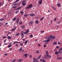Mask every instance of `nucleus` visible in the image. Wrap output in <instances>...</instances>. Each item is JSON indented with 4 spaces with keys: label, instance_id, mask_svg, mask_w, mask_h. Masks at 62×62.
Returning a JSON list of instances; mask_svg holds the SVG:
<instances>
[{
    "label": "nucleus",
    "instance_id": "nucleus-53",
    "mask_svg": "<svg viewBox=\"0 0 62 62\" xmlns=\"http://www.w3.org/2000/svg\"><path fill=\"white\" fill-rule=\"evenodd\" d=\"M56 48H58H58H59V46H57L56 47Z\"/></svg>",
    "mask_w": 62,
    "mask_h": 62
},
{
    "label": "nucleus",
    "instance_id": "nucleus-39",
    "mask_svg": "<svg viewBox=\"0 0 62 62\" xmlns=\"http://www.w3.org/2000/svg\"><path fill=\"white\" fill-rule=\"evenodd\" d=\"M52 8L53 9H56L55 8V7L54 6H53Z\"/></svg>",
    "mask_w": 62,
    "mask_h": 62
},
{
    "label": "nucleus",
    "instance_id": "nucleus-19",
    "mask_svg": "<svg viewBox=\"0 0 62 62\" xmlns=\"http://www.w3.org/2000/svg\"><path fill=\"white\" fill-rule=\"evenodd\" d=\"M22 3H23V4H22V6H25V3H24L23 2H22Z\"/></svg>",
    "mask_w": 62,
    "mask_h": 62
},
{
    "label": "nucleus",
    "instance_id": "nucleus-37",
    "mask_svg": "<svg viewBox=\"0 0 62 62\" xmlns=\"http://www.w3.org/2000/svg\"><path fill=\"white\" fill-rule=\"evenodd\" d=\"M3 20H4V19L2 18L0 19V21H3Z\"/></svg>",
    "mask_w": 62,
    "mask_h": 62
},
{
    "label": "nucleus",
    "instance_id": "nucleus-8",
    "mask_svg": "<svg viewBox=\"0 0 62 62\" xmlns=\"http://www.w3.org/2000/svg\"><path fill=\"white\" fill-rule=\"evenodd\" d=\"M7 38L8 39H11V38H12V37L11 36H8L7 37Z\"/></svg>",
    "mask_w": 62,
    "mask_h": 62
},
{
    "label": "nucleus",
    "instance_id": "nucleus-33",
    "mask_svg": "<svg viewBox=\"0 0 62 62\" xmlns=\"http://www.w3.org/2000/svg\"><path fill=\"white\" fill-rule=\"evenodd\" d=\"M23 31H22L21 32V34H23Z\"/></svg>",
    "mask_w": 62,
    "mask_h": 62
},
{
    "label": "nucleus",
    "instance_id": "nucleus-45",
    "mask_svg": "<svg viewBox=\"0 0 62 62\" xmlns=\"http://www.w3.org/2000/svg\"><path fill=\"white\" fill-rule=\"evenodd\" d=\"M24 13L23 12H20V13H21V14H23Z\"/></svg>",
    "mask_w": 62,
    "mask_h": 62
},
{
    "label": "nucleus",
    "instance_id": "nucleus-43",
    "mask_svg": "<svg viewBox=\"0 0 62 62\" xmlns=\"http://www.w3.org/2000/svg\"><path fill=\"white\" fill-rule=\"evenodd\" d=\"M14 5V6H17V3H15Z\"/></svg>",
    "mask_w": 62,
    "mask_h": 62
},
{
    "label": "nucleus",
    "instance_id": "nucleus-12",
    "mask_svg": "<svg viewBox=\"0 0 62 62\" xmlns=\"http://www.w3.org/2000/svg\"><path fill=\"white\" fill-rule=\"evenodd\" d=\"M30 24H34V23L32 21H31L30 23Z\"/></svg>",
    "mask_w": 62,
    "mask_h": 62
},
{
    "label": "nucleus",
    "instance_id": "nucleus-27",
    "mask_svg": "<svg viewBox=\"0 0 62 62\" xmlns=\"http://www.w3.org/2000/svg\"><path fill=\"white\" fill-rule=\"evenodd\" d=\"M59 51H62V47H61L60 48V49H59L58 50Z\"/></svg>",
    "mask_w": 62,
    "mask_h": 62
},
{
    "label": "nucleus",
    "instance_id": "nucleus-52",
    "mask_svg": "<svg viewBox=\"0 0 62 62\" xmlns=\"http://www.w3.org/2000/svg\"><path fill=\"white\" fill-rule=\"evenodd\" d=\"M3 39H6V37L4 36L3 37Z\"/></svg>",
    "mask_w": 62,
    "mask_h": 62
},
{
    "label": "nucleus",
    "instance_id": "nucleus-56",
    "mask_svg": "<svg viewBox=\"0 0 62 62\" xmlns=\"http://www.w3.org/2000/svg\"><path fill=\"white\" fill-rule=\"evenodd\" d=\"M54 20L55 21H56V18H55L54 19Z\"/></svg>",
    "mask_w": 62,
    "mask_h": 62
},
{
    "label": "nucleus",
    "instance_id": "nucleus-17",
    "mask_svg": "<svg viewBox=\"0 0 62 62\" xmlns=\"http://www.w3.org/2000/svg\"><path fill=\"white\" fill-rule=\"evenodd\" d=\"M28 40H26V41L24 42V43H25V44H27V42H28Z\"/></svg>",
    "mask_w": 62,
    "mask_h": 62
},
{
    "label": "nucleus",
    "instance_id": "nucleus-47",
    "mask_svg": "<svg viewBox=\"0 0 62 62\" xmlns=\"http://www.w3.org/2000/svg\"><path fill=\"white\" fill-rule=\"evenodd\" d=\"M30 58H32V55H30Z\"/></svg>",
    "mask_w": 62,
    "mask_h": 62
},
{
    "label": "nucleus",
    "instance_id": "nucleus-2",
    "mask_svg": "<svg viewBox=\"0 0 62 62\" xmlns=\"http://www.w3.org/2000/svg\"><path fill=\"white\" fill-rule=\"evenodd\" d=\"M50 36H51V40L52 39L51 41H53V40L54 39H55V37L54 36H53V35H50Z\"/></svg>",
    "mask_w": 62,
    "mask_h": 62
},
{
    "label": "nucleus",
    "instance_id": "nucleus-26",
    "mask_svg": "<svg viewBox=\"0 0 62 62\" xmlns=\"http://www.w3.org/2000/svg\"><path fill=\"white\" fill-rule=\"evenodd\" d=\"M57 43V42H54V43H53V45H54V44L56 45Z\"/></svg>",
    "mask_w": 62,
    "mask_h": 62
},
{
    "label": "nucleus",
    "instance_id": "nucleus-31",
    "mask_svg": "<svg viewBox=\"0 0 62 62\" xmlns=\"http://www.w3.org/2000/svg\"><path fill=\"white\" fill-rule=\"evenodd\" d=\"M22 50L23 49L22 48H20L19 49V50L21 52H22Z\"/></svg>",
    "mask_w": 62,
    "mask_h": 62
},
{
    "label": "nucleus",
    "instance_id": "nucleus-24",
    "mask_svg": "<svg viewBox=\"0 0 62 62\" xmlns=\"http://www.w3.org/2000/svg\"><path fill=\"white\" fill-rule=\"evenodd\" d=\"M16 20V18L15 17L13 19V21H15Z\"/></svg>",
    "mask_w": 62,
    "mask_h": 62
},
{
    "label": "nucleus",
    "instance_id": "nucleus-30",
    "mask_svg": "<svg viewBox=\"0 0 62 62\" xmlns=\"http://www.w3.org/2000/svg\"><path fill=\"white\" fill-rule=\"evenodd\" d=\"M36 53L39 54V51H36Z\"/></svg>",
    "mask_w": 62,
    "mask_h": 62
},
{
    "label": "nucleus",
    "instance_id": "nucleus-11",
    "mask_svg": "<svg viewBox=\"0 0 62 62\" xmlns=\"http://www.w3.org/2000/svg\"><path fill=\"white\" fill-rule=\"evenodd\" d=\"M42 0H40V1H39L38 2V3H39V4H42Z\"/></svg>",
    "mask_w": 62,
    "mask_h": 62
},
{
    "label": "nucleus",
    "instance_id": "nucleus-35",
    "mask_svg": "<svg viewBox=\"0 0 62 62\" xmlns=\"http://www.w3.org/2000/svg\"><path fill=\"white\" fill-rule=\"evenodd\" d=\"M43 18H44V17H43L41 18L40 19V20H41V21H42V20H43Z\"/></svg>",
    "mask_w": 62,
    "mask_h": 62
},
{
    "label": "nucleus",
    "instance_id": "nucleus-59",
    "mask_svg": "<svg viewBox=\"0 0 62 62\" xmlns=\"http://www.w3.org/2000/svg\"><path fill=\"white\" fill-rule=\"evenodd\" d=\"M58 44H61V43L60 42H58Z\"/></svg>",
    "mask_w": 62,
    "mask_h": 62
},
{
    "label": "nucleus",
    "instance_id": "nucleus-62",
    "mask_svg": "<svg viewBox=\"0 0 62 62\" xmlns=\"http://www.w3.org/2000/svg\"><path fill=\"white\" fill-rule=\"evenodd\" d=\"M44 47H46V46H45V45H44Z\"/></svg>",
    "mask_w": 62,
    "mask_h": 62
},
{
    "label": "nucleus",
    "instance_id": "nucleus-63",
    "mask_svg": "<svg viewBox=\"0 0 62 62\" xmlns=\"http://www.w3.org/2000/svg\"><path fill=\"white\" fill-rule=\"evenodd\" d=\"M44 31H41V32H42V33H44Z\"/></svg>",
    "mask_w": 62,
    "mask_h": 62
},
{
    "label": "nucleus",
    "instance_id": "nucleus-5",
    "mask_svg": "<svg viewBox=\"0 0 62 62\" xmlns=\"http://www.w3.org/2000/svg\"><path fill=\"white\" fill-rule=\"evenodd\" d=\"M33 62H37V59H36V58L33 57Z\"/></svg>",
    "mask_w": 62,
    "mask_h": 62
},
{
    "label": "nucleus",
    "instance_id": "nucleus-42",
    "mask_svg": "<svg viewBox=\"0 0 62 62\" xmlns=\"http://www.w3.org/2000/svg\"><path fill=\"white\" fill-rule=\"evenodd\" d=\"M23 3H24V2H26V1L25 0H24L23 1Z\"/></svg>",
    "mask_w": 62,
    "mask_h": 62
},
{
    "label": "nucleus",
    "instance_id": "nucleus-58",
    "mask_svg": "<svg viewBox=\"0 0 62 62\" xmlns=\"http://www.w3.org/2000/svg\"><path fill=\"white\" fill-rule=\"evenodd\" d=\"M30 36L31 37H33V35H30Z\"/></svg>",
    "mask_w": 62,
    "mask_h": 62
},
{
    "label": "nucleus",
    "instance_id": "nucleus-7",
    "mask_svg": "<svg viewBox=\"0 0 62 62\" xmlns=\"http://www.w3.org/2000/svg\"><path fill=\"white\" fill-rule=\"evenodd\" d=\"M60 53V51L57 52V51H56L55 52V54H59V53Z\"/></svg>",
    "mask_w": 62,
    "mask_h": 62
},
{
    "label": "nucleus",
    "instance_id": "nucleus-29",
    "mask_svg": "<svg viewBox=\"0 0 62 62\" xmlns=\"http://www.w3.org/2000/svg\"><path fill=\"white\" fill-rule=\"evenodd\" d=\"M13 28V29L15 30L16 29V27L14 26V27Z\"/></svg>",
    "mask_w": 62,
    "mask_h": 62
},
{
    "label": "nucleus",
    "instance_id": "nucleus-51",
    "mask_svg": "<svg viewBox=\"0 0 62 62\" xmlns=\"http://www.w3.org/2000/svg\"><path fill=\"white\" fill-rule=\"evenodd\" d=\"M12 43L11 42H10L9 43V45H11Z\"/></svg>",
    "mask_w": 62,
    "mask_h": 62
},
{
    "label": "nucleus",
    "instance_id": "nucleus-10",
    "mask_svg": "<svg viewBox=\"0 0 62 62\" xmlns=\"http://www.w3.org/2000/svg\"><path fill=\"white\" fill-rule=\"evenodd\" d=\"M57 5L58 7H61V4L60 3H57Z\"/></svg>",
    "mask_w": 62,
    "mask_h": 62
},
{
    "label": "nucleus",
    "instance_id": "nucleus-61",
    "mask_svg": "<svg viewBox=\"0 0 62 62\" xmlns=\"http://www.w3.org/2000/svg\"><path fill=\"white\" fill-rule=\"evenodd\" d=\"M4 55H7V54L5 53L4 54Z\"/></svg>",
    "mask_w": 62,
    "mask_h": 62
},
{
    "label": "nucleus",
    "instance_id": "nucleus-49",
    "mask_svg": "<svg viewBox=\"0 0 62 62\" xmlns=\"http://www.w3.org/2000/svg\"><path fill=\"white\" fill-rule=\"evenodd\" d=\"M13 8H16V7H13Z\"/></svg>",
    "mask_w": 62,
    "mask_h": 62
},
{
    "label": "nucleus",
    "instance_id": "nucleus-18",
    "mask_svg": "<svg viewBox=\"0 0 62 62\" xmlns=\"http://www.w3.org/2000/svg\"><path fill=\"white\" fill-rule=\"evenodd\" d=\"M21 8V7H19L16 9V10H20V9Z\"/></svg>",
    "mask_w": 62,
    "mask_h": 62
},
{
    "label": "nucleus",
    "instance_id": "nucleus-20",
    "mask_svg": "<svg viewBox=\"0 0 62 62\" xmlns=\"http://www.w3.org/2000/svg\"><path fill=\"white\" fill-rule=\"evenodd\" d=\"M20 33H17L15 35V36H18V35H19Z\"/></svg>",
    "mask_w": 62,
    "mask_h": 62
},
{
    "label": "nucleus",
    "instance_id": "nucleus-44",
    "mask_svg": "<svg viewBox=\"0 0 62 62\" xmlns=\"http://www.w3.org/2000/svg\"><path fill=\"white\" fill-rule=\"evenodd\" d=\"M42 61H43V59H40V61H42Z\"/></svg>",
    "mask_w": 62,
    "mask_h": 62
},
{
    "label": "nucleus",
    "instance_id": "nucleus-25",
    "mask_svg": "<svg viewBox=\"0 0 62 62\" xmlns=\"http://www.w3.org/2000/svg\"><path fill=\"white\" fill-rule=\"evenodd\" d=\"M16 61V60L14 59L13 60L11 61V62H15Z\"/></svg>",
    "mask_w": 62,
    "mask_h": 62
},
{
    "label": "nucleus",
    "instance_id": "nucleus-6",
    "mask_svg": "<svg viewBox=\"0 0 62 62\" xmlns=\"http://www.w3.org/2000/svg\"><path fill=\"white\" fill-rule=\"evenodd\" d=\"M19 21H20L19 18H17V19L16 20V23L17 24H18V23H19Z\"/></svg>",
    "mask_w": 62,
    "mask_h": 62
},
{
    "label": "nucleus",
    "instance_id": "nucleus-21",
    "mask_svg": "<svg viewBox=\"0 0 62 62\" xmlns=\"http://www.w3.org/2000/svg\"><path fill=\"white\" fill-rule=\"evenodd\" d=\"M21 61H22V59H19V60H18V62H21Z\"/></svg>",
    "mask_w": 62,
    "mask_h": 62
},
{
    "label": "nucleus",
    "instance_id": "nucleus-36",
    "mask_svg": "<svg viewBox=\"0 0 62 62\" xmlns=\"http://www.w3.org/2000/svg\"><path fill=\"white\" fill-rule=\"evenodd\" d=\"M11 31H15V30L14 29H12V30H11Z\"/></svg>",
    "mask_w": 62,
    "mask_h": 62
},
{
    "label": "nucleus",
    "instance_id": "nucleus-41",
    "mask_svg": "<svg viewBox=\"0 0 62 62\" xmlns=\"http://www.w3.org/2000/svg\"><path fill=\"white\" fill-rule=\"evenodd\" d=\"M11 45H9L8 46V48H10V47H11Z\"/></svg>",
    "mask_w": 62,
    "mask_h": 62
},
{
    "label": "nucleus",
    "instance_id": "nucleus-14",
    "mask_svg": "<svg viewBox=\"0 0 62 62\" xmlns=\"http://www.w3.org/2000/svg\"><path fill=\"white\" fill-rule=\"evenodd\" d=\"M61 58H62L61 57H57V59H59V60H61Z\"/></svg>",
    "mask_w": 62,
    "mask_h": 62
},
{
    "label": "nucleus",
    "instance_id": "nucleus-55",
    "mask_svg": "<svg viewBox=\"0 0 62 62\" xmlns=\"http://www.w3.org/2000/svg\"><path fill=\"white\" fill-rule=\"evenodd\" d=\"M22 45H23V44H20L21 46H22Z\"/></svg>",
    "mask_w": 62,
    "mask_h": 62
},
{
    "label": "nucleus",
    "instance_id": "nucleus-23",
    "mask_svg": "<svg viewBox=\"0 0 62 62\" xmlns=\"http://www.w3.org/2000/svg\"><path fill=\"white\" fill-rule=\"evenodd\" d=\"M19 1V0H16L14 2V3H17Z\"/></svg>",
    "mask_w": 62,
    "mask_h": 62
},
{
    "label": "nucleus",
    "instance_id": "nucleus-64",
    "mask_svg": "<svg viewBox=\"0 0 62 62\" xmlns=\"http://www.w3.org/2000/svg\"><path fill=\"white\" fill-rule=\"evenodd\" d=\"M20 24H22V22H21L20 23Z\"/></svg>",
    "mask_w": 62,
    "mask_h": 62
},
{
    "label": "nucleus",
    "instance_id": "nucleus-34",
    "mask_svg": "<svg viewBox=\"0 0 62 62\" xmlns=\"http://www.w3.org/2000/svg\"><path fill=\"white\" fill-rule=\"evenodd\" d=\"M48 58H51V56L50 55H47Z\"/></svg>",
    "mask_w": 62,
    "mask_h": 62
},
{
    "label": "nucleus",
    "instance_id": "nucleus-48",
    "mask_svg": "<svg viewBox=\"0 0 62 62\" xmlns=\"http://www.w3.org/2000/svg\"><path fill=\"white\" fill-rule=\"evenodd\" d=\"M24 17H26L27 16L26 15H24Z\"/></svg>",
    "mask_w": 62,
    "mask_h": 62
},
{
    "label": "nucleus",
    "instance_id": "nucleus-32",
    "mask_svg": "<svg viewBox=\"0 0 62 62\" xmlns=\"http://www.w3.org/2000/svg\"><path fill=\"white\" fill-rule=\"evenodd\" d=\"M21 37L22 38V39L23 38L24 35L23 34H21Z\"/></svg>",
    "mask_w": 62,
    "mask_h": 62
},
{
    "label": "nucleus",
    "instance_id": "nucleus-22",
    "mask_svg": "<svg viewBox=\"0 0 62 62\" xmlns=\"http://www.w3.org/2000/svg\"><path fill=\"white\" fill-rule=\"evenodd\" d=\"M21 27L22 28V29H24V28L25 26L24 25H23L22 26H21Z\"/></svg>",
    "mask_w": 62,
    "mask_h": 62
},
{
    "label": "nucleus",
    "instance_id": "nucleus-38",
    "mask_svg": "<svg viewBox=\"0 0 62 62\" xmlns=\"http://www.w3.org/2000/svg\"><path fill=\"white\" fill-rule=\"evenodd\" d=\"M6 41H7V39H5L4 40V42L5 43L6 42Z\"/></svg>",
    "mask_w": 62,
    "mask_h": 62
},
{
    "label": "nucleus",
    "instance_id": "nucleus-15",
    "mask_svg": "<svg viewBox=\"0 0 62 62\" xmlns=\"http://www.w3.org/2000/svg\"><path fill=\"white\" fill-rule=\"evenodd\" d=\"M27 55H28V54H25L24 56H25V58H26V57H27Z\"/></svg>",
    "mask_w": 62,
    "mask_h": 62
},
{
    "label": "nucleus",
    "instance_id": "nucleus-16",
    "mask_svg": "<svg viewBox=\"0 0 62 62\" xmlns=\"http://www.w3.org/2000/svg\"><path fill=\"white\" fill-rule=\"evenodd\" d=\"M46 53L47 55L49 54V53H48V51L47 50H46Z\"/></svg>",
    "mask_w": 62,
    "mask_h": 62
},
{
    "label": "nucleus",
    "instance_id": "nucleus-40",
    "mask_svg": "<svg viewBox=\"0 0 62 62\" xmlns=\"http://www.w3.org/2000/svg\"><path fill=\"white\" fill-rule=\"evenodd\" d=\"M42 62H46V61H45V59H44L43 60Z\"/></svg>",
    "mask_w": 62,
    "mask_h": 62
},
{
    "label": "nucleus",
    "instance_id": "nucleus-13",
    "mask_svg": "<svg viewBox=\"0 0 62 62\" xmlns=\"http://www.w3.org/2000/svg\"><path fill=\"white\" fill-rule=\"evenodd\" d=\"M41 55H39V56L38 58H37V59H39L40 58V57H41Z\"/></svg>",
    "mask_w": 62,
    "mask_h": 62
},
{
    "label": "nucleus",
    "instance_id": "nucleus-60",
    "mask_svg": "<svg viewBox=\"0 0 62 62\" xmlns=\"http://www.w3.org/2000/svg\"><path fill=\"white\" fill-rule=\"evenodd\" d=\"M60 23V22H58V24H59V23Z\"/></svg>",
    "mask_w": 62,
    "mask_h": 62
},
{
    "label": "nucleus",
    "instance_id": "nucleus-3",
    "mask_svg": "<svg viewBox=\"0 0 62 62\" xmlns=\"http://www.w3.org/2000/svg\"><path fill=\"white\" fill-rule=\"evenodd\" d=\"M32 4H30L29 5L28 7H27V9H29V8H32Z\"/></svg>",
    "mask_w": 62,
    "mask_h": 62
},
{
    "label": "nucleus",
    "instance_id": "nucleus-1",
    "mask_svg": "<svg viewBox=\"0 0 62 62\" xmlns=\"http://www.w3.org/2000/svg\"><path fill=\"white\" fill-rule=\"evenodd\" d=\"M51 38H52V36H51V35L48 36H46L45 37V39L47 40H44L43 41V42H45V43H47L48 42H49V41H51Z\"/></svg>",
    "mask_w": 62,
    "mask_h": 62
},
{
    "label": "nucleus",
    "instance_id": "nucleus-9",
    "mask_svg": "<svg viewBox=\"0 0 62 62\" xmlns=\"http://www.w3.org/2000/svg\"><path fill=\"white\" fill-rule=\"evenodd\" d=\"M29 15L30 16H35V15H34V14H29Z\"/></svg>",
    "mask_w": 62,
    "mask_h": 62
},
{
    "label": "nucleus",
    "instance_id": "nucleus-4",
    "mask_svg": "<svg viewBox=\"0 0 62 62\" xmlns=\"http://www.w3.org/2000/svg\"><path fill=\"white\" fill-rule=\"evenodd\" d=\"M28 32H29V29H28L26 31L23 32V33L24 34L26 35L28 33Z\"/></svg>",
    "mask_w": 62,
    "mask_h": 62
},
{
    "label": "nucleus",
    "instance_id": "nucleus-54",
    "mask_svg": "<svg viewBox=\"0 0 62 62\" xmlns=\"http://www.w3.org/2000/svg\"><path fill=\"white\" fill-rule=\"evenodd\" d=\"M38 45L39 46H40V45L39 44H38Z\"/></svg>",
    "mask_w": 62,
    "mask_h": 62
},
{
    "label": "nucleus",
    "instance_id": "nucleus-57",
    "mask_svg": "<svg viewBox=\"0 0 62 62\" xmlns=\"http://www.w3.org/2000/svg\"><path fill=\"white\" fill-rule=\"evenodd\" d=\"M8 24V23H7L5 24V25H7V24Z\"/></svg>",
    "mask_w": 62,
    "mask_h": 62
},
{
    "label": "nucleus",
    "instance_id": "nucleus-46",
    "mask_svg": "<svg viewBox=\"0 0 62 62\" xmlns=\"http://www.w3.org/2000/svg\"><path fill=\"white\" fill-rule=\"evenodd\" d=\"M19 11H17L16 12V13H18L19 12Z\"/></svg>",
    "mask_w": 62,
    "mask_h": 62
},
{
    "label": "nucleus",
    "instance_id": "nucleus-28",
    "mask_svg": "<svg viewBox=\"0 0 62 62\" xmlns=\"http://www.w3.org/2000/svg\"><path fill=\"white\" fill-rule=\"evenodd\" d=\"M35 23H36L38 24V23H39V21H38V20H37L36 21Z\"/></svg>",
    "mask_w": 62,
    "mask_h": 62
},
{
    "label": "nucleus",
    "instance_id": "nucleus-50",
    "mask_svg": "<svg viewBox=\"0 0 62 62\" xmlns=\"http://www.w3.org/2000/svg\"><path fill=\"white\" fill-rule=\"evenodd\" d=\"M2 5H3V4H2V3H0V6H2Z\"/></svg>",
    "mask_w": 62,
    "mask_h": 62
}]
</instances>
